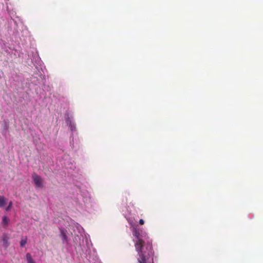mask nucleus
Returning <instances> with one entry per match:
<instances>
[{"label":"nucleus","instance_id":"nucleus-8","mask_svg":"<svg viewBox=\"0 0 263 263\" xmlns=\"http://www.w3.org/2000/svg\"><path fill=\"white\" fill-rule=\"evenodd\" d=\"M27 238L25 237L24 239H22L20 242V246L21 247H23L27 243Z\"/></svg>","mask_w":263,"mask_h":263},{"label":"nucleus","instance_id":"nucleus-2","mask_svg":"<svg viewBox=\"0 0 263 263\" xmlns=\"http://www.w3.org/2000/svg\"><path fill=\"white\" fill-rule=\"evenodd\" d=\"M32 178L36 187L40 188L43 187V180L40 176L36 173H34L32 174Z\"/></svg>","mask_w":263,"mask_h":263},{"label":"nucleus","instance_id":"nucleus-5","mask_svg":"<svg viewBox=\"0 0 263 263\" xmlns=\"http://www.w3.org/2000/svg\"><path fill=\"white\" fill-rule=\"evenodd\" d=\"M6 203V199L5 197L3 196H0V207H4Z\"/></svg>","mask_w":263,"mask_h":263},{"label":"nucleus","instance_id":"nucleus-1","mask_svg":"<svg viewBox=\"0 0 263 263\" xmlns=\"http://www.w3.org/2000/svg\"><path fill=\"white\" fill-rule=\"evenodd\" d=\"M133 235L137 239L135 243L136 251L138 253V263H146V260L152 254L153 247L151 243H145L144 241L140 238V233L136 228L133 229Z\"/></svg>","mask_w":263,"mask_h":263},{"label":"nucleus","instance_id":"nucleus-10","mask_svg":"<svg viewBox=\"0 0 263 263\" xmlns=\"http://www.w3.org/2000/svg\"><path fill=\"white\" fill-rule=\"evenodd\" d=\"M139 223L141 225L143 224L144 223V220L142 219H140Z\"/></svg>","mask_w":263,"mask_h":263},{"label":"nucleus","instance_id":"nucleus-4","mask_svg":"<svg viewBox=\"0 0 263 263\" xmlns=\"http://www.w3.org/2000/svg\"><path fill=\"white\" fill-rule=\"evenodd\" d=\"M60 232H61V236L62 237V240L67 241V237L66 235V231L65 230H64V229H61Z\"/></svg>","mask_w":263,"mask_h":263},{"label":"nucleus","instance_id":"nucleus-9","mask_svg":"<svg viewBox=\"0 0 263 263\" xmlns=\"http://www.w3.org/2000/svg\"><path fill=\"white\" fill-rule=\"evenodd\" d=\"M12 206V202L10 201L9 203V204H8V206L6 208V210L7 211H9L11 209Z\"/></svg>","mask_w":263,"mask_h":263},{"label":"nucleus","instance_id":"nucleus-6","mask_svg":"<svg viewBox=\"0 0 263 263\" xmlns=\"http://www.w3.org/2000/svg\"><path fill=\"white\" fill-rule=\"evenodd\" d=\"M26 259L28 263H35L30 253H27L26 254Z\"/></svg>","mask_w":263,"mask_h":263},{"label":"nucleus","instance_id":"nucleus-7","mask_svg":"<svg viewBox=\"0 0 263 263\" xmlns=\"http://www.w3.org/2000/svg\"><path fill=\"white\" fill-rule=\"evenodd\" d=\"M8 222H9V219L7 218V216H4L3 217V219H2V224L4 226H7L8 224Z\"/></svg>","mask_w":263,"mask_h":263},{"label":"nucleus","instance_id":"nucleus-3","mask_svg":"<svg viewBox=\"0 0 263 263\" xmlns=\"http://www.w3.org/2000/svg\"><path fill=\"white\" fill-rule=\"evenodd\" d=\"M9 239L10 238L7 234L5 233L3 234L2 239L3 245L5 248H7L10 245L9 242Z\"/></svg>","mask_w":263,"mask_h":263}]
</instances>
